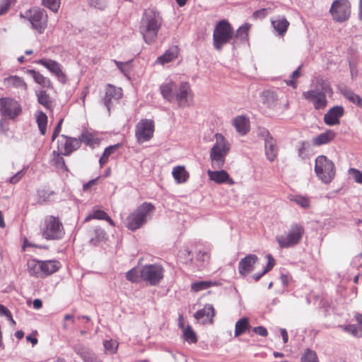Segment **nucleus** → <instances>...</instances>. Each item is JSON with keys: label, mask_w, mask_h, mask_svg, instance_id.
Returning <instances> with one entry per match:
<instances>
[{"label": "nucleus", "mask_w": 362, "mask_h": 362, "mask_svg": "<svg viewBox=\"0 0 362 362\" xmlns=\"http://www.w3.org/2000/svg\"><path fill=\"white\" fill-rule=\"evenodd\" d=\"M62 122H63V119H61L59 121L57 125L55 127L54 131V132L52 134V141H54L58 136L59 132H61Z\"/></svg>", "instance_id": "nucleus-60"}, {"label": "nucleus", "mask_w": 362, "mask_h": 362, "mask_svg": "<svg viewBox=\"0 0 362 362\" xmlns=\"http://www.w3.org/2000/svg\"><path fill=\"white\" fill-rule=\"evenodd\" d=\"M216 282L211 281H202L194 282L191 285V289L194 292H199L200 291L206 290L212 286L216 285Z\"/></svg>", "instance_id": "nucleus-39"}, {"label": "nucleus", "mask_w": 362, "mask_h": 362, "mask_svg": "<svg viewBox=\"0 0 362 362\" xmlns=\"http://www.w3.org/2000/svg\"><path fill=\"white\" fill-rule=\"evenodd\" d=\"M38 102L46 107L49 106L50 103L49 96L45 91L40 92L38 95Z\"/></svg>", "instance_id": "nucleus-52"}, {"label": "nucleus", "mask_w": 362, "mask_h": 362, "mask_svg": "<svg viewBox=\"0 0 362 362\" xmlns=\"http://www.w3.org/2000/svg\"><path fill=\"white\" fill-rule=\"evenodd\" d=\"M25 170L24 169L18 171L17 173H16L13 176H12L10 178V183L11 184H16L19 182V180L23 177L25 175Z\"/></svg>", "instance_id": "nucleus-55"}, {"label": "nucleus", "mask_w": 362, "mask_h": 362, "mask_svg": "<svg viewBox=\"0 0 362 362\" xmlns=\"http://www.w3.org/2000/svg\"><path fill=\"white\" fill-rule=\"evenodd\" d=\"M119 343L116 340L109 339L103 341V346L105 353L109 354H114L117 352Z\"/></svg>", "instance_id": "nucleus-40"}, {"label": "nucleus", "mask_w": 362, "mask_h": 362, "mask_svg": "<svg viewBox=\"0 0 362 362\" xmlns=\"http://www.w3.org/2000/svg\"><path fill=\"white\" fill-rule=\"evenodd\" d=\"M214 137L216 142L210 151L211 165L214 168H221L230 151V144L221 134L216 133Z\"/></svg>", "instance_id": "nucleus-4"}, {"label": "nucleus", "mask_w": 362, "mask_h": 362, "mask_svg": "<svg viewBox=\"0 0 362 362\" xmlns=\"http://www.w3.org/2000/svg\"><path fill=\"white\" fill-rule=\"evenodd\" d=\"M122 88H117L111 84H107L105 87V95L103 98L102 100L107 108L108 111H110L112 101L118 100L122 98Z\"/></svg>", "instance_id": "nucleus-16"}, {"label": "nucleus", "mask_w": 362, "mask_h": 362, "mask_svg": "<svg viewBox=\"0 0 362 362\" xmlns=\"http://www.w3.org/2000/svg\"><path fill=\"white\" fill-rule=\"evenodd\" d=\"M97 180H98V178L93 179V180H90L89 182H88L87 183L84 184L83 186V191H86V192L88 191L93 185L96 184Z\"/></svg>", "instance_id": "nucleus-61"}, {"label": "nucleus", "mask_w": 362, "mask_h": 362, "mask_svg": "<svg viewBox=\"0 0 362 362\" xmlns=\"http://www.w3.org/2000/svg\"><path fill=\"white\" fill-rule=\"evenodd\" d=\"M214 316V308L212 305L207 304L202 309L197 311L194 317L202 324L207 322H212L213 317Z\"/></svg>", "instance_id": "nucleus-22"}, {"label": "nucleus", "mask_w": 362, "mask_h": 362, "mask_svg": "<svg viewBox=\"0 0 362 362\" xmlns=\"http://www.w3.org/2000/svg\"><path fill=\"white\" fill-rule=\"evenodd\" d=\"M267 9L262 8V9L255 11L253 13L252 16L255 18H263L267 16Z\"/></svg>", "instance_id": "nucleus-59"}, {"label": "nucleus", "mask_w": 362, "mask_h": 362, "mask_svg": "<svg viewBox=\"0 0 362 362\" xmlns=\"http://www.w3.org/2000/svg\"><path fill=\"white\" fill-rule=\"evenodd\" d=\"M33 307L35 308V309H40L42 308V302L41 300L40 299H35L33 300Z\"/></svg>", "instance_id": "nucleus-64"}, {"label": "nucleus", "mask_w": 362, "mask_h": 362, "mask_svg": "<svg viewBox=\"0 0 362 362\" xmlns=\"http://www.w3.org/2000/svg\"><path fill=\"white\" fill-rule=\"evenodd\" d=\"M43 271L45 276L56 272L60 267L61 264L56 260L42 261Z\"/></svg>", "instance_id": "nucleus-32"}, {"label": "nucleus", "mask_w": 362, "mask_h": 362, "mask_svg": "<svg viewBox=\"0 0 362 362\" xmlns=\"http://www.w3.org/2000/svg\"><path fill=\"white\" fill-rule=\"evenodd\" d=\"M351 2L349 0H334L330 7L329 13L337 23H344L351 16Z\"/></svg>", "instance_id": "nucleus-10"}, {"label": "nucleus", "mask_w": 362, "mask_h": 362, "mask_svg": "<svg viewBox=\"0 0 362 362\" xmlns=\"http://www.w3.org/2000/svg\"><path fill=\"white\" fill-rule=\"evenodd\" d=\"M154 122L151 119H141L135 128V136L139 144L149 141L153 136Z\"/></svg>", "instance_id": "nucleus-12"}, {"label": "nucleus", "mask_w": 362, "mask_h": 362, "mask_svg": "<svg viewBox=\"0 0 362 362\" xmlns=\"http://www.w3.org/2000/svg\"><path fill=\"white\" fill-rule=\"evenodd\" d=\"M344 110L342 106H334L331 108L324 116L325 123L332 126L339 124V118L344 115Z\"/></svg>", "instance_id": "nucleus-20"}, {"label": "nucleus", "mask_w": 362, "mask_h": 362, "mask_svg": "<svg viewBox=\"0 0 362 362\" xmlns=\"http://www.w3.org/2000/svg\"><path fill=\"white\" fill-rule=\"evenodd\" d=\"M172 175L176 183H185L189 179V173L182 165H177L173 168Z\"/></svg>", "instance_id": "nucleus-26"}, {"label": "nucleus", "mask_w": 362, "mask_h": 362, "mask_svg": "<svg viewBox=\"0 0 362 362\" xmlns=\"http://www.w3.org/2000/svg\"><path fill=\"white\" fill-rule=\"evenodd\" d=\"M234 31L232 25L227 20H221L217 23L213 33V44L216 50H221L223 46L233 39Z\"/></svg>", "instance_id": "nucleus-8"}, {"label": "nucleus", "mask_w": 362, "mask_h": 362, "mask_svg": "<svg viewBox=\"0 0 362 362\" xmlns=\"http://www.w3.org/2000/svg\"><path fill=\"white\" fill-rule=\"evenodd\" d=\"M78 139H80L81 144L83 142L86 145H91L93 140V136L88 133H82Z\"/></svg>", "instance_id": "nucleus-54"}, {"label": "nucleus", "mask_w": 362, "mask_h": 362, "mask_svg": "<svg viewBox=\"0 0 362 362\" xmlns=\"http://www.w3.org/2000/svg\"><path fill=\"white\" fill-rule=\"evenodd\" d=\"M280 332H281V335L282 337L284 343V344L287 343L288 340V336L287 331L285 329L281 328L280 329Z\"/></svg>", "instance_id": "nucleus-63"}, {"label": "nucleus", "mask_w": 362, "mask_h": 362, "mask_svg": "<svg viewBox=\"0 0 362 362\" xmlns=\"http://www.w3.org/2000/svg\"><path fill=\"white\" fill-rule=\"evenodd\" d=\"M53 153L54 155H57V157L55 158V163L56 164L59 166V167H61L62 168H64L65 170H67V168L65 165V162H64V158L60 156V154L59 153H57L55 151H53Z\"/></svg>", "instance_id": "nucleus-56"}, {"label": "nucleus", "mask_w": 362, "mask_h": 362, "mask_svg": "<svg viewBox=\"0 0 362 362\" xmlns=\"http://www.w3.org/2000/svg\"><path fill=\"white\" fill-rule=\"evenodd\" d=\"M74 350L83 359L85 362H91L90 359L95 356L88 348L81 344L74 345Z\"/></svg>", "instance_id": "nucleus-30"}, {"label": "nucleus", "mask_w": 362, "mask_h": 362, "mask_svg": "<svg viewBox=\"0 0 362 362\" xmlns=\"http://www.w3.org/2000/svg\"><path fill=\"white\" fill-rule=\"evenodd\" d=\"M15 2L16 0H0V16L7 13L11 6Z\"/></svg>", "instance_id": "nucleus-46"}, {"label": "nucleus", "mask_w": 362, "mask_h": 362, "mask_svg": "<svg viewBox=\"0 0 362 362\" xmlns=\"http://www.w3.org/2000/svg\"><path fill=\"white\" fill-rule=\"evenodd\" d=\"M35 117L41 134L45 135L47 124V116L42 111H37L35 113Z\"/></svg>", "instance_id": "nucleus-34"}, {"label": "nucleus", "mask_w": 362, "mask_h": 362, "mask_svg": "<svg viewBox=\"0 0 362 362\" xmlns=\"http://www.w3.org/2000/svg\"><path fill=\"white\" fill-rule=\"evenodd\" d=\"M349 174L352 175L356 182L362 185V172L361 170L351 168L349 170Z\"/></svg>", "instance_id": "nucleus-50"}, {"label": "nucleus", "mask_w": 362, "mask_h": 362, "mask_svg": "<svg viewBox=\"0 0 362 362\" xmlns=\"http://www.w3.org/2000/svg\"><path fill=\"white\" fill-rule=\"evenodd\" d=\"M184 338L188 343H196L197 338L195 332L192 330L191 326L187 325L184 329Z\"/></svg>", "instance_id": "nucleus-41"}, {"label": "nucleus", "mask_w": 362, "mask_h": 362, "mask_svg": "<svg viewBox=\"0 0 362 362\" xmlns=\"http://www.w3.org/2000/svg\"><path fill=\"white\" fill-rule=\"evenodd\" d=\"M262 134H265L264 148L266 156L269 161L272 162L276 159L278 153L276 140L267 131L262 132Z\"/></svg>", "instance_id": "nucleus-17"}, {"label": "nucleus", "mask_w": 362, "mask_h": 362, "mask_svg": "<svg viewBox=\"0 0 362 362\" xmlns=\"http://www.w3.org/2000/svg\"><path fill=\"white\" fill-rule=\"evenodd\" d=\"M178 55L177 47L174 46L169 48L165 52L157 59V62L165 64L176 59Z\"/></svg>", "instance_id": "nucleus-27"}, {"label": "nucleus", "mask_w": 362, "mask_h": 362, "mask_svg": "<svg viewBox=\"0 0 362 362\" xmlns=\"http://www.w3.org/2000/svg\"><path fill=\"white\" fill-rule=\"evenodd\" d=\"M335 133L332 130H328L313 139V144L315 146H321L330 142L334 139Z\"/></svg>", "instance_id": "nucleus-28"}, {"label": "nucleus", "mask_w": 362, "mask_h": 362, "mask_svg": "<svg viewBox=\"0 0 362 362\" xmlns=\"http://www.w3.org/2000/svg\"><path fill=\"white\" fill-rule=\"evenodd\" d=\"M250 327L249 320L247 317L240 318L235 325V337H239L244 334Z\"/></svg>", "instance_id": "nucleus-33"}, {"label": "nucleus", "mask_w": 362, "mask_h": 362, "mask_svg": "<svg viewBox=\"0 0 362 362\" xmlns=\"http://www.w3.org/2000/svg\"><path fill=\"white\" fill-rule=\"evenodd\" d=\"M344 329L346 332H349L354 336H356V337L361 336V333L360 334L358 333V328L354 325H349L345 326L344 327Z\"/></svg>", "instance_id": "nucleus-57"}, {"label": "nucleus", "mask_w": 362, "mask_h": 362, "mask_svg": "<svg viewBox=\"0 0 362 362\" xmlns=\"http://www.w3.org/2000/svg\"><path fill=\"white\" fill-rule=\"evenodd\" d=\"M21 111V107L16 100L8 98H0V112L5 118L15 119Z\"/></svg>", "instance_id": "nucleus-13"}, {"label": "nucleus", "mask_w": 362, "mask_h": 362, "mask_svg": "<svg viewBox=\"0 0 362 362\" xmlns=\"http://www.w3.org/2000/svg\"><path fill=\"white\" fill-rule=\"evenodd\" d=\"M28 271L30 276H34L37 278L45 277L42 261L37 259H31L28 261Z\"/></svg>", "instance_id": "nucleus-24"}, {"label": "nucleus", "mask_w": 362, "mask_h": 362, "mask_svg": "<svg viewBox=\"0 0 362 362\" xmlns=\"http://www.w3.org/2000/svg\"><path fill=\"white\" fill-rule=\"evenodd\" d=\"M233 124L238 132L241 135H245L249 131L248 121L245 117L238 116L234 118Z\"/></svg>", "instance_id": "nucleus-29"}, {"label": "nucleus", "mask_w": 362, "mask_h": 362, "mask_svg": "<svg viewBox=\"0 0 362 362\" xmlns=\"http://www.w3.org/2000/svg\"><path fill=\"white\" fill-rule=\"evenodd\" d=\"M301 362H318V358L315 351L307 349L301 357Z\"/></svg>", "instance_id": "nucleus-44"}, {"label": "nucleus", "mask_w": 362, "mask_h": 362, "mask_svg": "<svg viewBox=\"0 0 362 362\" xmlns=\"http://www.w3.org/2000/svg\"><path fill=\"white\" fill-rule=\"evenodd\" d=\"M155 210L151 203L144 202L127 218L126 226L131 230L141 227L151 217Z\"/></svg>", "instance_id": "nucleus-5"}, {"label": "nucleus", "mask_w": 362, "mask_h": 362, "mask_svg": "<svg viewBox=\"0 0 362 362\" xmlns=\"http://www.w3.org/2000/svg\"><path fill=\"white\" fill-rule=\"evenodd\" d=\"M4 83L8 86L15 87L25 90L26 83L21 77L18 76H11L4 79Z\"/></svg>", "instance_id": "nucleus-31"}, {"label": "nucleus", "mask_w": 362, "mask_h": 362, "mask_svg": "<svg viewBox=\"0 0 362 362\" xmlns=\"http://www.w3.org/2000/svg\"><path fill=\"white\" fill-rule=\"evenodd\" d=\"M290 200L305 209L308 208L310 206L309 199L307 197L303 196H293L292 197L290 198Z\"/></svg>", "instance_id": "nucleus-43"}, {"label": "nucleus", "mask_w": 362, "mask_h": 362, "mask_svg": "<svg viewBox=\"0 0 362 362\" xmlns=\"http://www.w3.org/2000/svg\"><path fill=\"white\" fill-rule=\"evenodd\" d=\"M271 23L278 35L281 37L284 36L290 25L284 16H277L275 18H272Z\"/></svg>", "instance_id": "nucleus-23"}, {"label": "nucleus", "mask_w": 362, "mask_h": 362, "mask_svg": "<svg viewBox=\"0 0 362 362\" xmlns=\"http://www.w3.org/2000/svg\"><path fill=\"white\" fill-rule=\"evenodd\" d=\"M253 332L262 337H267L268 334L267 330L262 326H258L253 328Z\"/></svg>", "instance_id": "nucleus-58"}, {"label": "nucleus", "mask_w": 362, "mask_h": 362, "mask_svg": "<svg viewBox=\"0 0 362 362\" xmlns=\"http://www.w3.org/2000/svg\"><path fill=\"white\" fill-rule=\"evenodd\" d=\"M344 95L349 100L362 107V98L358 95L351 90L346 91Z\"/></svg>", "instance_id": "nucleus-42"}, {"label": "nucleus", "mask_w": 362, "mask_h": 362, "mask_svg": "<svg viewBox=\"0 0 362 362\" xmlns=\"http://www.w3.org/2000/svg\"><path fill=\"white\" fill-rule=\"evenodd\" d=\"M163 22L158 11L153 8L145 10L139 23V31L146 44L152 45L156 41Z\"/></svg>", "instance_id": "nucleus-1"}, {"label": "nucleus", "mask_w": 362, "mask_h": 362, "mask_svg": "<svg viewBox=\"0 0 362 362\" xmlns=\"http://www.w3.org/2000/svg\"><path fill=\"white\" fill-rule=\"evenodd\" d=\"M266 257H267L268 262H267V264L265 268L263 270V274H266L268 272H269L274 267V266L275 264V259L273 258V257L270 254L267 255Z\"/></svg>", "instance_id": "nucleus-53"}, {"label": "nucleus", "mask_w": 362, "mask_h": 362, "mask_svg": "<svg viewBox=\"0 0 362 362\" xmlns=\"http://www.w3.org/2000/svg\"><path fill=\"white\" fill-rule=\"evenodd\" d=\"M64 141H61L62 147L58 146L59 150L61 151V154L64 156H69L73 151L78 149L81 146V141L76 138L69 137L65 135H62Z\"/></svg>", "instance_id": "nucleus-18"}, {"label": "nucleus", "mask_w": 362, "mask_h": 362, "mask_svg": "<svg viewBox=\"0 0 362 362\" xmlns=\"http://www.w3.org/2000/svg\"><path fill=\"white\" fill-rule=\"evenodd\" d=\"M315 173L319 180L325 184L330 183L336 175L334 163L324 155L315 158Z\"/></svg>", "instance_id": "nucleus-7"}, {"label": "nucleus", "mask_w": 362, "mask_h": 362, "mask_svg": "<svg viewBox=\"0 0 362 362\" xmlns=\"http://www.w3.org/2000/svg\"><path fill=\"white\" fill-rule=\"evenodd\" d=\"M192 98L193 95L189 84L187 82H182L177 89L175 97L179 107H185L190 105Z\"/></svg>", "instance_id": "nucleus-14"}, {"label": "nucleus", "mask_w": 362, "mask_h": 362, "mask_svg": "<svg viewBox=\"0 0 362 362\" xmlns=\"http://www.w3.org/2000/svg\"><path fill=\"white\" fill-rule=\"evenodd\" d=\"M258 260L255 255H248L243 258L238 264V272L240 275L246 276L255 269V264Z\"/></svg>", "instance_id": "nucleus-19"}, {"label": "nucleus", "mask_w": 362, "mask_h": 362, "mask_svg": "<svg viewBox=\"0 0 362 362\" xmlns=\"http://www.w3.org/2000/svg\"><path fill=\"white\" fill-rule=\"evenodd\" d=\"M42 4L53 12H57L60 6V0H42Z\"/></svg>", "instance_id": "nucleus-45"}, {"label": "nucleus", "mask_w": 362, "mask_h": 362, "mask_svg": "<svg viewBox=\"0 0 362 362\" xmlns=\"http://www.w3.org/2000/svg\"><path fill=\"white\" fill-rule=\"evenodd\" d=\"M29 72L37 83L45 88H49L51 86L50 80L48 78L44 76L40 72L35 70H30Z\"/></svg>", "instance_id": "nucleus-36"}, {"label": "nucleus", "mask_w": 362, "mask_h": 362, "mask_svg": "<svg viewBox=\"0 0 362 362\" xmlns=\"http://www.w3.org/2000/svg\"><path fill=\"white\" fill-rule=\"evenodd\" d=\"M207 175L211 180L218 184L227 183L229 185H233L235 183L233 180L230 177L229 174L224 170L214 171L208 170Z\"/></svg>", "instance_id": "nucleus-21"}, {"label": "nucleus", "mask_w": 362, "mask_h": 362, "mask_svg": "<svg viewBox=\"0 0 362 362\" xmlns=\"http://www.w3.org/2000/svg\"><path fill=\"white\" fill-rule=\"evenodd\" d=\"M278 100V96L274 91L265 90L262 93V101L269 107L275 105Z\"/></svg>", "instance_id": "nucleus-37"}, {"label": "nucleus", "mask_w": 362, "mask_h": 362, "mask_svg": "<svg viewBox=\"0 0 362 362\" xmlns=\"http://www.w3.org/2000/svg\"><path fill=\"white\" fill-rule=\"evenodd\" d=\"M210 259V254L206 251H199L197 254V260L201 262L200 266L208 263Z\"/></svg>", "instance_id": "nucleus-51"}, {"label": "nucleus", "mask_w": 362, "mask_h": 362, "mask_svg": "<svg viewBox=\"0 0 362 362\" xmlns=\"http://www.w3.org/2000/svg\"><path fill=\"white\" fill-rule=\"evenodd\" d=\"M37 63L47 69L60 83L65 84L67 82V76L63 72L62 65L57 62L51 59H40Z\"/></svg>", "instance_id": "nucleus-15"}, {"label": "nucleus", "mask_w": 362, "mask_h": 362, "mask_svg": "<svg viewBox=\"0 0 362 362\" xmlns=\"http://www.w3.org/2000/svg\"><path fill=\"white\" fill-rule=\"evenodd\" d=\"M94 231L95 233V238H91L90 243H92L93 245H96L98 243L105 239V232L100 228H95Z\"/></svg>", "instance_id": "nucleus-48"}, {"label": "nucleus", "mask_w": 362, "mask_h": 362, "mask_svg": "<svg viewBox=\"0 0 362 362\" xmlns=\"http://www.w3.org/2000/svg\"><path fill=\"white\" fill-rule=\"evenodd\" d=\"M139 278H141L140 272H138L136 268L129 270L126 274V279L133 283L138 282L139 281Z\"/></svg>", "instance_id": "nucleus-47"}, {"label": "nucleus", "mask_w": 362, "mask_h": 362, "mask_svg": "<svg viewBox=\"0 0 362 362\" xmlns=\"http://www.w3.org/2000/svg\"><path fill=\"white\" fill-rule=\"evenodd\" d=\"M20 17L28 19L32 25V28L38 33H42L47 25V15L45 9L34 7L21 12Z\"/></svg>", "instance_id": "nucleus-9"}, {"label": "nucleus", "mask_w": 362, "mask_h": 362, "mask_svg": "<svg viewBox=\"0 0 362 362\" xmlns=\"http://www.w3.org/2000/svg\"><path fill=\"white\" fill-rule=\"evenodd\" d=\"M164 269L158 264H147L140 269L141 279L151 286L159 284L163 278Z\"/></svg>", "instance_id": "nucleus-11"}, {"label": "nucleus", "mask_w": 362, "mask_h": 362, "mask_svg": "<svg viewBox=\"0 0 362 362\" xmlns=\"http://www.w3.org/2000/svg\"><path fill=\"white\" fill-rule=\"evenodd\" d=\"M119 144H115L113 146H110L105 149L102 156L99 160L100 167H103L105 164L107 163L109 156L111 154L114 153L116 151V150L119 148Z\"/></svg>", "instance_id": "nucleus-38"}, {"label": "nucleus", "mask_w": 362, "mask_h": 362, "mask_svg": "<svg viewBox=\"0 0 362 362\" xmlns=\"http://www.w3.org/2000/svg\"><path fill=\"white\" fill-rule=\"evenodd\" d=\"M250 28V24L247 23L243 24L242 26H240L237 30L235 34L233 35L234 41H235V40H240V41L247 40ZM235 42H233V44L234 45Z\"/></svg>", "instance_id": "nucleus-35"}, {"label": "nucleus", "mask_w": 362, "mask_h": 362, "mask_svg": "<svg viewBox=\"0 0 362 362\" xmlns=\"http://www.w3.org/2000/svg\"><path fill=\"white\" fill-rule=\"evenodd\" d=\"M177 89V86L176 83L173 81H170L160 86V93L164 99L169 102H172L175 100Z\"/></svg>", "instance_id": "nucleus-25"}, {"label": "nucleus", "mask_w": 362, "mask_h": 362, "mask_svg": "<svg viewBox=\"0 0 362 362\" xmlns=\"http://www.w3.org/2000/svg\"><path fill=\"white\" fill-rule=\"evenodd\" d=\"M11 311L5 307L4 305L0 304V315H5L6 317L9 315Z\"/></svg>", "instance_id": "nucleus-62"}, {"label": "nucleus", "mask_w": 362, "mask_h": 362, "mask_svg": "<svg viewBox=\"0 0 362 362\" xmlns=\"http://www.w3.org/2000/svg\"><path fill=\"white\" fill-rule=\"evenodd\" d=\"M107 217V214L102 210H96L92 214L87 216L86 220L95 218L99 220H105Z\"/></svg>", "instance_id": "nucleus-49"}, {"label": "nucleus", "mask_w": 362, "mask_h": 362, "mask_svg": "<svg viewBox=\"0 0 362 362\" xmlns=\"http://www.w3.org/2000/svg\"><path fill=\"white\" fill-rule=\"evenodd\" d=\"M304 227L298 223L291 224L285 235H277L276 240L281 248H289L298 245L304 234Z\"/></svg>", "instance_id": "nucleus-6"}, {"label": "nucleus", "mask_w": 362, "mask_h": 362, "mask_svg": "<svg viewBox=\"0 0 362 362\" xmlns=\"http://www.w3.org/2000/svg\"><path fill=\"white\" fill-rule=\"evenodd\" d=\"M42 236L47 240H58L65 233L64 225L58 216H45L40 225Z\"/></svg>", "instance_id": "nucleus-3"}, {"label": "nucleus", "mask_w": 362, "mask_h": 362, "mask_svg": "<svg viewBox=\"0 0 362 362\" xmlns=\"http://www.w3.org/2000/svg\"><path fill=\"white\" fill-rule=\"evenodd\" d=\"M311 86V90L303 93V98L311 102L315 110H325L327 105V96L333 94L330 83L326 78L316 77Z\"/></svg>", "instance_id": "nucleus-2"}]
</instances>
